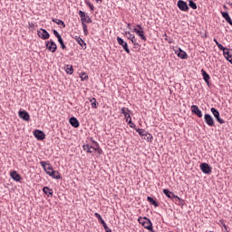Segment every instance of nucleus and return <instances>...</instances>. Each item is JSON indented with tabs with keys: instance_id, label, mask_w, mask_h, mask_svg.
I'll return each instance as SVG.
<instances>
[{
	"instance_id": "f257e3e1",
	"label": "nucleus",
	"mask_w": 232,
	"mask_h": 232,
	"mask_svg": "<svg viewBox=\"0 0 232 232\" xmlns=\"http://www.w3.org/2000/svg\"><path fill=\"white\" fill-rule=\"evenodd\" d=\"M40 165L45 171L46 175H49V177L53 173V168L52 167V165H50V163L46 161H40Z\"/></svg>"
},
{
	"instance_id": "f03ea898",
	"label": "nucleus",
	"mask_w": 232,
	"mask_h": 232,
	"mask_svg": "<svg viewBox=\"0 0 232 232\" xmlns=\"http://www.w3.org/2000/svg\"><path fill=\"white\" fill-rule=\"evenodd\" d=\"M211 113L214 115L216 121H218V122L219 124H225L226 121H224L222 118H220V112L218 111V110H217L216 108L212 107L210 109Z\"/></svg>"
},
{
	"instance_id": "7ed1b4c3",
	"label": "nucleus",
	"mask_w": 232,
	"mask_h": 232,
	"mask_svg": "<svg viewBox=\"0 0 232 232\" xmlns=\"http://www.w3.org/2000/svg\"><path fill=\"white\" fill-rule=\"evenodd\" d=\"M45 46L49 52H52V53H55V52H57V44H55L53 40L47 41L45 43Z\"/></svg>"
},
{
	"instance_id": "20e7f679",
	"label": "nucleus",
	"mask_w": 232,
	"mask_h": 232,
	"mask_svg": "<svg viewBox=\"0 0 232 232\" xmlns=\"http://www.w3.org/2000/svg\"><path fill=\"white\" fill-rule=\"evenodd\" d=\"M163 193L165 196L168 197V198H171L174 202H177V200H180V198L179 196L175 195V193L169 191L168 188L163 189Z\"/></svg>"
},
{
	"instance_id": "39448f33",
	"label": "nucleus",
	"mask_w": 232,
	"mask_h": 232,
	"mask_svg": "<svg viewBox=\"0 0 232 232\" xmlns=\"http://www.w3.org/2000/svg\"><path fill=\"white\" fill-rule=\"evenodd\" d=\"M37 35L41 39H44V41H46V39H50V33L46 31V29L41 28L40 31H37Z\"/></svg>"
},
{
	"instance_id": "423d86ee",
	"label": "nucleus",
	"mask_w": 232,
	"mask_h": 232,
	"mask_svg": "<svg viewBox=\"0 0 232 232\" xmlns=\"http://www.w3.org/2000/svg\"><path fill=\"white\" fill-rule=\"evenodd\" d=\"M177 6L181 12H188V10H189V6L188 5V3H186L183 0H179L177 3Z\"/></svg>"
},
{
	"instance_id": "0eeeda50",
	"label": "nucleus",
	"mask_w": 232,
	"mask_h": 232,
	"mask_svg": "<svg viewBox=\"0 0 232 232\" xmlns=\"http://www.w3.org/2000/svg\"><path fill=\"white\" fill-rule=\"evenodd\" d=\"M117 42L120 46H122L123 50L126 52V53H130V48L128 47V43H126L122 38L117 37Z\"/></svg>"
},
{
	"instance_id": "6e6552de",
	"label": "nucleus",
	"mask_w": 232,
	"mask_h": 232,
	"mask_svg": "<svg viewBox=\"0 0 232 232\" xmlns=\"http://www.w3.org/2000/svg\"><path fill=\"white\" fill-rule=\"evenodd\" d=\"M78 14L81 17L82 23H88V24L92 23V18L86 15V13H84V11H79Z\"/></svg>"
},
{
	"instance_id": "1a4fd4ad",
	"label": "nucleus",
	"mask_w": 232,
	"mask_h": 232,
	"mask_svg": "<svg viewBox=\"0 0 232 232\" xmlns=\"http://www.w3.org/2000/svg\"><path fill=\"white\" fill-rule=\"evenodd\" d=\"M125 35H126L127 39L131 41V43H132V44H134V46L139 45V43H137V38H135V34H132L130 31H126Z\"/></svg>"
},
{
	"instance_id": "9d476101",
	"label": "nucleus",
	"mask_w": 232,
	"mask_h": 232,
	"mask_svg": "<svg viewBox=\"0 0 232 232\" xmlns=\"http://www.w3.org/2000/svg\"><path fill=\"white\" fill-rule=\"evenodd\" d=\"M34 135L35 139H37V140H44V139L46 137L44 132L43 130H35L34 131Z\"/></svg>"
},
{
	"instance_id": "9b49d317",
	"label": "nucleus",
	"mask_w": 232,
	"mask_h": 232,
	"mask_svg": "<svg viewBox=\"0 0 232 232\" xmlns=\"http://www.w3.org/2000/svg\"><path fill=\"white\" fill-rule=\"evenodd\" d=\"M199 168L201 171L205 173V175H209V173H211V167L208 163H201Z\"/></svg>"
},
{
	"instance_id": "f8f14e48",
	"label": "nucleus",
	"mask_w": 232,
	"mask_h": 232,
	"mask_svg": "<svg viewBox=\"0 0 232 232\" xmlns=\"http://www.w3.org/2000/svg\"><path fill=\"white\" fill-rule=\"evenodd\" d=\"M205 122L208 124V126L213 127L215 126V120L213 119L210 114H205L204 115Z\"/></svg>"
},
{
	"instance_id": "ddd939ff",
	"label": "nucleus",
	"mask_w": 232,
	"mask_h": 232,
	"mask_svg": "<svg viewBox=\"0 0 232 232\" xmlns=\"http://www.w3.org/2000/svg\"><path fill=\"white\" fill-rule=\"evenodd\" d=\"M18 115L23 121H30V114L26 111H19Z\"/></svg>"
},
{
	"instance_id": "4468645a",
	"label": "nucleus",
	"mask_w": 232,
	"mask_h": 232,
	"mask_svg": "<svg viewBox=\"0 0 232 232\" xmlns=\"http://www.w3.org/2000/svg\"><path fill=\"white\" fill-rule=\"evenodd\" d=\"M191 111H192V113H195V115H197L198 117H199V119H202V111H200V109H198V106L192 105Z\"/></svg>"
},
{
	"instance_id": "2eb2a0df",
	"label": "nucleus",
	"mask_w": 232,
	"mask_h": 232,
	"mask_svg": "<svg viewBox=\"0 0 232 232\" xmlns=\"http://www.w3.org/2000/svg\"><path fill=\"white\" fill-rule=\"evenodd\" d=\"M175 53H177L178 57H179V59H188V53H186V51L179 48Z\"/></svg>"
},
{
	"instance_id": "dca6fc26",
	"label": "nucleus",
	"mask_w": 232,
	"mask_h": 232,
	"mask_svg": "<svg viewBox=\"0 0 232 232\" xmlns=\"http://www.w3.org/2000/svg\"><path fill=\"white\" fill-rule=\"evenodd\" d=\"M142 226H143V227H145V229H148V231L154 232L153 223H151V220H150V218L148 220H146V222L143 223Z\"/></svg>"
},
{
	"instance_id": "f3484780",
	"label": "nucleus",
	"mask_w": 232,
	"mask_h": 232,
	"mask_svg": "<svg viewBox=\"0 0 232 232\" xmlns=\"http://www.w3.org/2000/svg\"><path fill=\"white\" fill-rule=\"evenodd\" d=\"M69 122L71 126H72V128H79V126H81V123H79V120H77V118L75 117L70 118Z\"/></svg>"
},
{
	"instance_id": "a211bd4d",
	"label": "nucleus",
	"mask_w": 232,
	"mask_h": 232,
	"mask_svg": "<svg viewBox=\"0 0 232 232\" xmlns=\"http://www.w3.org/2000/svg\"><path fill=\"white\" fill-rule=\"evenodd\" d=\"M221 15H222L223 19H225V21H227V23H228V24H230V26H232V20H231V16H229V13L221 12Z\"/></svg>"
},
{
	"instance_id": "6ab92c4d",
	"label": "nucleus",
	"mask_w": 232,
	"mask_h": 232,
	"mask_svg": "<svg viewBox=\"0 0 232 232\" xmlns=\"http://www.w3.org/2000/svg\"><path fill=\"white\" fill-rule=\"evenodd\" d=\"M94 217H96V218H98L99 222L102 225L103 228L106 229L108 225L106 224V222L104 221V219L102 218L101 214L96 212V213H94Z\"/></svg>"
},
{
	"instance_id": "aec40b11",
	"label": "nucleus",
	"mask_w": 232,
	"mask_h": 232,
	"mask_svg": "<svg viewBox=\"0 0 232 232\" xmlns=\"http://www.w3.org/2000/svg\"><path fill=\"white\" fill-rule=\"evenodd\" d=\"M133 32H135V34H137L142 41H146V36L144 35V29L139 30L137 28H134Z\"/></svg>"
},
{
	"instance_id": "412c9836",
	"label": "nucleus",
	"mask_w": 232,
	"mask_h": 232,
	"mask_svg": "<svg viewBox=\"0 0 232 232\" xmlns=\"http://www.w3.org/2000/svg\"><path fill=\"white\" fill-rule=\"evenodd\" d=\"M11 178L13 179V180H14L15 182H21V175H19V173H17V171L14 170L11 172Z\"/></svg>"
},
{
	"instance_id": "4be33fe9",
	"label": "nucleus",
	"mask_w": 232,
	"mask_h": 232,
	"mask_svg": "<svg viewBox=\"0 0 232 232\" xmlns=\"http://www.w3.org/2000/svg\"><path fill=\"white\" fill-rule=\"evenodd\" d=\"M201 73H202V77H203L206 84H208V86H209V79H211V77L206 71H204V69L201 70Z\"/></svg>"
},
{
	"instance_id": "5701e85b",
	"label": "nucleus",
	"mask_w": 232,
	"mask_h": 232,
	"mask_svg": "<svg viewBox=\"0 0 232 232\" xmlns=\"http://www.w3.org/2000/svg\"><path fill=\"white\" fill-rule=\"evenodd\" d=\"M76 43H78V44H80V46L82 48V50H86V42H84V40H82V38H81L80 36L75 38Z\"/></svg>"
},
{
	"instance_id": "b1692460",
	"label": "nucleus",
	"mask_w": 232,
	"mask_h": 232,
	"mask_svg": "<svg viewBox=\"0 0 232 232\" xmlns=\"http://www.w3.org/2000/svg\"><path fill=\"white\" fill-rule=\"evenodd\" d=\"M43 191L45 195H47V197H50V195H53V190L50 189L49 187H44Z\"/></svg>"
},
{
	"instance_id": "393cba45",
	"label": "nucleus",
	"mask_w": 232,
	"mask_h": 232,
	"mask_svg": "<svg viewBox=\"0 0 232 232\" xmlns=\"http://www.w3.org/2000/svg\"><path fill=\"white\" fill-rule=\"evenodd\" d=\"M137 133L140 135V137H148V131L144 130L143 129H137L135 128Z\"/></svg>"
},
{
	"instance_id": "a878e982",
	"label": "nucleus",
	"mask_w": 232,
	"mask_h": 232,
	"mask_svg": "<svg viewBox=\"0 0 232 232\" xmlns=\"http://www.w3.org/2000/svg\"><path fill=\"white\" fill-rule=\"evenodd\" d=\"M53 23H56V24H61V28H66V24L63 20L53 18Z\"/></svg>"
},
{
	"instance_id": "bb28decb",
	"label": "nucleus",
	"mask_w": 232,
	"mask_h": 232,
	"mask_svg": "<svg viewBox=\"0 0 232 232\" xmlns=\"http://www.w3.org/2000/svg\"><path fill=\"white\" fill-rule=\"evenodd\" d=\"M147 200H148V202H150V204H151L155 208H159V203L157 201H155V199H153V198L147 197Z\"/></svg>"
},
{
	"instance_id": "cd10ccee",
	"label": "nucleus",
	"mask_w": 232,
	"mask_h": 232,
	"mask_svg": "<svg viewBox=\"0 0 232 232\" xmlns=\"http://www.w3.org/2000/svg\"><path fill=\"white\" fill-rule=\"evenodd\" d=\"M49 177L55 179V180H61V175L59 174V171L53 170V173L52 175H50Z\"/></svg>"
},
{
	"instance_id": "c85d7f7f",
	"label": "nucleus",
	"mask_w": 232,
	"mask_h": 232,
	"mask_svg": "<svg viewBox=\"0 0 232 232\" xmlns=\"http://www.w3.org/2000/svg\"><path fill=\"white\" fill-rule=\"evenodd\" d=\"M83 150L84 151H86L87 153H93V147L87 145H83Z\"/></svg>"
},
{
	"instance_id": "c756f323",
	"label": "nucleus",
	"mask_w": 232,
	"mask_h": 232,
	"mask_svg": "<svg viewBox=\"0 0 232 232\" xmlns=\"http://www.w3.org/2000/svg\"><path fill=\"white\" fill-rule=\"evenodd\" d=\"M121 113H122V115H124L125 118L128 117V113H130V109L123 107L121 110Z\"/></svg>"
},
{
	"instance_id": "7c9ffc66",
	"label": "nucleus",
	"mask_w": 232,
	"mask_h": 232,
	"mask_svg": "<svg viewBox=\"0 0 232 232\" xmlns=\"http://www.w3.org/2000/svg\"><path fill=\"white\" fill-rule=\"evenodd\" d=\"M91 104H92V108H98L99 106V102H97V99L92 98L91 99Z\"/></svg>"
},
{
	"instance_id": "2f4dec72",
	"label": "nucleus",
	"mask_w": 232,
	"mask_h": 232,
	"mask_svg": "<svg viewBox=\"0 0 232 232\" xmlns=\"http://www.w3.org/2000/svg\"><path fill=\"white\" fill-rule=\"evenodd\" d=\"M58 43L61 45L62 50H66V45L64 44L63 37L58 38Z\"/></svg>"
},
{
	"instance_id": "473e14b6",
	"label": "nucleus",
	"mask_w": 232,
	"mask_h": 232,
	"mask_svg": "<svg viewBox=\"0 0 232 232\" xmlns=\"http://www.w3.org/2000/svg\"><path fill=\"white\" fill-rule=\"evenodd\" d=\"M66 73H68L69 75H72V73H73V66L72 65H67L66 69H65Z\"/></svg>"
},
{
	"instance_id": "72a5a7b5",
	"label": "nucleus",
	"mask_w": 232,
	"mask_h": 232,
	"mask_svg": "<svg viewBox=\"0 0 232 232\" xmlns=\"http://www.w3.org/2000/svg\"><path fill=\"white\" fill-rule=\"evenodd\" d=\"M188 6L192 8V10H197V3L193 2V0L188 1Z\"/></svg>"
},
{
	"instance_id": "f704fd0d",
	"label": "nucleus",
	"mask_w": 232,
	"mask_h": 232,
	"mask_svg": "<svg viewBox=\"0 0 232 232\" xmlns=\"http://www.w3.org/2000/svg\"><path fill=\"white\" fill-rule=\"evenodd\" d=\"M82 30H83L84 35H87L88 34V25H86V23H82Z\"/></svg>"
},
{
	"instance_id": "c9c22d12",
	"label": "nucleus",
	"mask_w": 232,
	"mask_h": 232,
	"mask_svg": "<svg viewBox=\"0 0 232 232\" xmlns=\"http://www.w3.org/2000/svg\"><path fill=\"white\" fill-rule=\"evenodd\" d=\"M218 48L223 52V53H226L227 48L224 47L222 44H218Z\"/></svg>"
},
{
	"instance_id": "e433bc0d",
	"label": "nucleus",
	"mask_w": 232,
	"mask_h": 232,
	"mask_svg": "<svg viewBox=\"0 0 232 232\" xmlns=\"http://www.w3.org/2000/svg\"><path fill=\"white\" fill-rule=\"evenodd\" d=\"M147 136H148L147 138H146V136H144L143 139L145 140H148V142H151V140L153 139V137H151V134L147 132Z\"/></svg>"
},
{
	"instance_id": "4c0bfd02",
	"label": "nucleus",
	"mask_w": 232,
	"mask_h": 232,
	"mask_svg": "<svg viewBox=\"0 0 232 232\" xmlns=\"http://www.w3.org/2000/svg\"><path fill=\"white\" fill-rule=\"evenodd\" d=\"M148 219H149L148 218H140L138 220H139V223L141 224V226H143L146 220Z\"/></svg>"
},
{
	"instance_id": "58836bf2",
	"label": "nucleus",
	"mask_w": 232,
	"mask_h": 232,
	"mask_svg": "<svg viewBox=\"0 0 232 232\" xmlns=\"http://www.w3.org/2000/svg\"><path fill=\"white\" fill-rule=\"evenodd\" d=\"M93 151H97V153H99V155H101L102 153V149H101L100 147L97 148H92Z\"/></svg>"
},
{
	"instance_id": "ea45409f",
	"label": "nucleus",
	"mask_w": 232,
	"mask_h": 232,
	"mask_svg": "<svg viewBox=\"0 0 232 232\" xmlns=\"http://www.w3.org/2000/svg\"><path fill=\"white\" fill-rule=\"evenodd\" d=\"M86 5L89 6L90 10H91L92 12H93V10H94L93 5H92V3H90V2H86Z\"/></svg>"
},
{
	"instance_id": "a19ab883",
	"label": "nucleus",
	"mask_w": 232,
	"mask_h": 232,
	"mask_svg": "<svg viewBox=\"0 0 232 232\" xmlns=\"http://www.w3.org/2000/svg\"><path fill=\"white\" fill-rule=\"evenodd\" d=\"M53 35H55V37L57 38V39H59V38H61L62 36L59 34V32H57V30H53Z\"/></svg>"
},
{
	"instance_id": "79ce46f5",
	"label": "nucleus",
	"mask_w": 232,
	"mask_h": 232,
	"mask_svg": "<svg viewBox=\"0 0 232 232\" xmlns=\"http://www.w3.org/2000/svg\"><path fill=\"white\" fill-rule=\"evenodd\" d=\"M81 79L82 81H86L88 79V75L85 72H83L82 73Z\"/></svg>"
},
{
	"instance_id": "37998d69",
	"label": "nucleus",
	"mask_w": 232,
	"mask_h": 232,
	"mask_svg": "<svg viewBox=\"0 0 232 232\" xmlns=\"http://www.w3.org/2000/svg\"><path fill=\"white\" fill-rule=\"evenodd\" d=\"M126 122H130V121H131V115H130V113L127 114V117H124Z\"/></svg>"
},
{
	"instance_id": "c03bdc74",
	"label": "nucleus",
	"mask_w": 232,
	"mask_h": 232,
	"mask_svg": "<svg viewBox=\"0 0 232 232\" xmlns=\"http://www.w3.org/2000/svg\"><path fill=\"white\" fill-rule=\"evenodd\" d=\"M129 125L130 128H135V123L131 122V120H129Z\"/></svg>"
},
{
	"instance_id": "a18cd8bd",
	"label": "nucleus",
	"mask_w": 232,
	"mask_h": 232,
	"mask_svg": "<svg viewBox=\"0 0 232 232\" xmlns=\"http://www.w3.org/2000/svg\"><path fill=\"white\" fill-rule=\"evenodd\" d=\"M29 28H35V24L34 23H29Z\"/></svg>"
},
{
	"instance_id": "49530a36",
	"label": "nucleus",
	"mask_w": 232,
	"mask_h": 232,
	"mask_svg": "<svg viewBox=\"0 0 232 232\" xmlns=\"http://www.w3.org/2000/svg\"><path fill=\"white\" fill-rule=\"evenodd\" d=\"M104 229H105L106 232H112V231H111V228H110V227H107V228H104Z\"/></svg>"
},
{
	"instance_id": "de8ad7c7",
	"label": "nucleus",
	"mask_w": 232,
	"mask_h": 232,
	"mask_svg": "<svg viewBox=\"0 0 232 232\" xmlns=\"http://www.w3.org/2000/svg\"><path fill=\"white\" fill-rule=\"evenodd\" d=\"M214 43H216L217 46H218V44H220V43H218V41L217 39H214Z\"/></svg>"
},
{
	"instance_id": "09e8293b",
	"label": "nucleus",
	"mask_w": 232,
	"mask_h": 232,
	"mask_svg": "<svg viewBox=\"0 0 232 232\" xmlns=\"http://www.w3.org/2000/svg\"><path fill=\"white\" fill-rule=\"evenodd\" d=\"M223 227L226 229V231H227V226L225 223H223Z\"/></svg>"
},
{
	"instance_id": "8fccbe9b",
	"label": "nucleus",
	"mask_w": 232,
	"mask_h": 232,
	"mask_svg": "<svg viewBox=\"0 0 232 232\" xmlns=\"http://www.w3.org/2000/svg\"><path fill=\"white\" fill-rule=\"evenodd\" d=\"M137 28H139V30H143V28H142V26L140 24H138Z\"/></svg>"
},
{
	"instance_id": "3c124183",
	"label": "nucleus",
	"mask_w": 232,
	"mask_h": 232,
	"mask_svg": "<svg viewBox=\"0 0 232 232\" xmlns=\"http://www.w3.org/2000/svg\"><path fill=\"white\" fill-rule=\"evenodd\" d=\"M130 24H128L127 28H130Z\"/></svg>"
},
{
	"instance_id": "603ef678",
	"label": "nucleus",
	"mask_w": 232,
	"mask_h": 232,
	"mask_svg": "<svg viewBox=\"0 0 232 232\" xmlns=\"http://www.w3.org/2000/svg\"><path fill=\"white\" fill-rule=\"evenodd\" d=\"M223 8H227V7L226 6V5H223Z\"/></svg>"
},
{
	"instance_id": "864d4df0",
	"label": "nucleus",
	"mask_w": 232,
	"mask_h": 232,
	"mask_svg": "<svg viewBox=\"0 0 232 232\" xmlns=\"http://www.w3.org/2000/svg\"><path fill=\"white\" fill-rule=\"evenodd\" d=\"M169 44H171V41H169Z\"/></svg>"
},
{
	"instance_id": "5fc2aeb1",
	"label": "nucleus",
	"mask_w": 232,
	"mask_h": 232,
	"mask_svg": "<svg viewBox=\"0 0 232 232\" xmlns=\"http://www.w3.org/2000/svg\"><path fill=\"white\" fill-rule=\"evenodd\" d=\"M97 2H99V1H102V0H96Z\"/></svg>"
},
{
	"instance_id": "6e6d98bb",
	"label": "nucleus",
	"mask_w": 232,
	"mask_h": 232,
	"mask_svg": "<svg viewBox=\"0 0 232 232\" xmlns=\"http://www.w3.org/2000/svg\"><path fill=\"white\" fill-rule=\"evenodd\" d=\"M231 6H232V3H231Z\"/></svg>"
},
{
	"instance_id": "4d7b16f0",
	"label": "nucleus",
	"mask_w": 232,
	"mask_h": 232,
	"mask_svg": "<svg viewBox=\"0 0 232 232\" xmlns=\"http://www.w3.org/2000/svg\"><path fill=\"white\" fill-rule=\"evenodd\" d=\"M227 232H229V231L227 230Z\"/></svg>"
}]
</instances>
